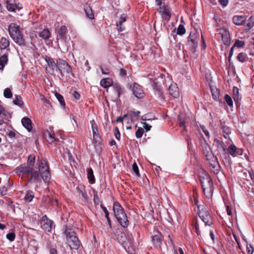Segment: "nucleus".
I'll return each instance as SVG.
<instances>
[{"instance_id":"obj_64","label":"nucleus","mask_w":254,"mask_h":254,"mask_svg":"<svg viewBox=\"0 0 254 254\" xmlns=\"http://www.w3.org/2000/svg\"><path fill=\"white\" fill-rule=\"evenodd\" d=\"M247 251L249 254H252L254 251V248L251 245L247 246Z\"/></svg>"},{"instance_id":"obj_47","label":"nucleus","mask_w":254,"mask_h":254,"mask_svg":"<svg viewBox=\"0 0 254 254\" xmlns=\"http://www.w3.org/2000/svg\"><path fill=\"white\" fill-rule=\"evenodd\" d=\"M161 15L163 19L167 21L169 20L171 17V12L169 9H168L167 10H166V11L162 13Z\"/></svg>"},{"instance_id":"obj_59","label":"nucleus","mask_w":254,"mask_h":254,"mask_svg":"<svg viewBox=\"0 0 254 254\" xmlns=\"http://www.w3.org/2000/svg\"><path fill=\"white\" fill-rule=\"evenodd\" d=\"M159 7L158 10H159V12L161 13V14L169 9L168 7H166L164 5L162 6L161 5H159Z\"/></svg>"},{"instance_id":"obj_28","label":"nucleus","mask_w":254,"mask_h":254,"mask_svg":"<svg viewBox=\"0 0 254 254\" xmlns=\"http://www.w3.org/2000/svg\"><path fill=\"white\" fill-rule=\"evenodd\" d=\"M39 35L40 37L44 40L48 39L51 36L50 31L47 29L43 30L39 33Z\"/></svg>"},{"instance_id":"obj_29","label":"nucleus","mask_w":254,"mask_h":254,"mask_svg":"<svg viewBox=\"0 0 254 254\" xmlns=\"http://www.w3.org/2000/svg\"><path fill=\"white\" fill-rule=\"evenodd\" d=\"M237 149L234 145H231L228 147V151L233 157L237 156L238 154Z\"/></svg>"},{"instance_id":"obj_58","label":"nucleus","mask_w":254,"mask_h":254,"mask_svg":"<svg viewBox=\"0 0 254 254\" xmlns=\"http://www.w3.org/2000/svg\"><path fill=\"white\" fill-rule=\"evenodd\" d=\"M194 227L195 228V231L197 235L198 236H199L200 235V231H199V225L196 221L194 223Z\"/></svg>"},{"instance_id":"obj_11","label":"nucleus","mask_w":254,"mask_h":254,"mask_svg":"<svg viewBox=\"0 0 254 254\" xmlns=\"http://www.w3.org/2000/svg\"><path fill=\"white\" fill-rule=\"evenodd\" d=\"M218 32L217 35L220 36L223 43L225 45H229L230 43V36L228 30L226 29H220Z\"/></svg>"},{"instance_id":"obj_50","label":"nucleus","mask_w":254,"mask_h":254,"mask_svg":"<svg viewBox=\"0 0 254 254\" xmlns=\"http://www.w3.org/2000/svg\"><path fill=\"white\" fill-rule=\"evenodd\" d=\"M244 45H245L244 41H241L239 40H236L235 41L234 45L233 46H234V47H237L238 48H242V47H243Z\"/></svg>"},{"instance_id":"obj_24","label":"nucleus","mask_w":254,"mask_h":254,"mask_svg":"<svg viewBox=\"0 0 254 254\" xmlns=\"http://www.w3.org/2000/svg\"><path fill=\"white\" fill-rule=\"evenodd\" d=\"M254 26V18L251 16L247 21V23L245 25L244 30L246 32L249 31Z\"/></svg>"},{"instance_id":"obj_10","label":"nucleus","mask_w":254,"mask_h":254,"mask_svg":"<svg viewBox=\"0 0 254 254\" xmlns=\"http://www.w3.org/2000/svg\"><path fill=\"white\" fill-rule=\"evenodd\" d=\"M201 147L203 154H204L206 160H207L215 156L211 150V148L205 140L201 142Z\"/></svg>"},{"instance_id":"obj_63","label":"nucleus","mask_w":254,"mask_h":254,"mask_svg":"<svg viewBox=\"0 0 254 254\" xmlns=\"http://www.w3.org/2000/svg\"><path fill=\"white\" fill-rule=\"evenodd\" d=\"M119 75L121 76H125L127 75V71L124 68H121L119 71Z\"/></svg>"},{"instance_id":"obj_18","label":"nucleus","mask_w":254,"mask_h":254,"mask_svg":"<svg viewBox=\"0 0 254 254\" xmlns=\"http://www.w3.org/2000/svg\"><path fill=\"white\" fill-rule=\"evenodd\" d=\"M162 236L161 233L157 231V234H155L152 237V241L154 246L156 247L160 248V246L162 243Z\"/></svg>"},{"instance_id":"obj_4","label":"nucleus","mask_w":254,"mask_h":254,"mask_svg":"<svg viewBox=\"0 0 254 254\" xmlns=\"http://www.w3.org/2000/svg\"><path fill=\"white\" fill-rule=\"evenodd\" d=\"M113 211L115 216L118 223L124 228H127L129 225L127 214L121 204L117 201L114 203Z\"/></svg>"},{"instance_id":"obj_19","label":"nucleus","mask_w":254,"mask_h":254,"mask_svg":"<svg viewBox=\"0 0 254 254\" xmlns=\"http://www.w3.org/2000/svg\"><path fill=\"white\" fill-rule=\"evenodd\" d=\"M73 239V240H71V239L67 240V243L70 249L77 250L80 246V242L78 237H74Z\"/></svg>"},{"instance_id":"obj_30","label":"nucleus","mask_w":254,"mask_h":254,"mask_svg":"<svg viewBox=\"0 0 254 254\" xmlns=\"http://www.w3.org/2000/svg\"><path fill=\"white\" fill-rule=\"evenodd\" d=\"M140 113V112L139 111L130 112L128 113V116L130 117L132 121H136L138 120Z\"/></svg>"},{"instance_id":"obj_55","label":"nucleus","mask_w":254,"mask_h":254,"mask_svg":"<svg viewBox=\"0 0 254 254\" xmlns=\"http://www.w3.org/2000/svg\"><path fill=\"white\" fill-rule=\"evenodd\" d=\"M7 193V188L5 186H3L0 188V194L1 195H6Z\"/></svg>"},{"instance_id":"obj_56","label":"nucleus","mask_w":254,"mask_h":254,"mask_svg":"<svg viewBox=\"0 0 254 254\" xmlns=\"http://www.w3.org/2000/svg\"><path fill=\"white\" fill-rule=\"evenodd\" d=\"M141 124L143 125V127L146 130V131H148L150 130L151 126L149 125L146 122H141Z\"/></svg>"},{"instance_id":"obj_35","label":"nucleus","mask_w":254,"mask_h":254,"mask_svg":"<svg viewBox=\"0 0 254 254\" xmlns=\"http://www.w3.org/2000/svg\"><path fill=\"white\" fill-rule=\"evenodd\" d=\"M233 99L235 102H238L240 99L239 95V89L237 87H234L233 89Z\"/></svg>"},{"instance_id":"obj_33","label":"nucleus","mask_w":254,"mask_h":254,"mask_svg":"<svg viewBox=\"0 0 254 254\" xmlns=\"http://www.w3.org/2000/svg\"><path fill=\"white\" fill-rule=\"evenodd\" d=\"M222 132L223 133V136L227 139L229 137V134L231 133V129L226 126H223L222 127Z\"/></svg>"},{"instance_id":"obj_9","label":"nucleus","mask_w":254,"mask_h":254,"mask_svg":"<svg viewBox=\"0 0 254 254\" xmlns=\"http://www.w3.org/2000/svg\"><path fill=\"white\" fill-rule=\"evenodd\" d=\"M209 165L210 170L215 174H218L220 170V166L216 156H214L207 160Z\"/></svg>"},{"instance_id":"obj_46","label":"nucleus","mask_w":254,"mask_h":254,"mask_svg":"<svg viewBox=\"0 0 254 254\" xmlns=\"http://www.w3.org/2000/svg\"><path fill=\"white\" fill-rule=\"evenodd\" d=\"M85 11L86 12V14L87 16V17L90 19H93L94 18V14L92 12V9L90 7H87L85 9Z\"/></svg>"},{"instance_id":"obj_61","label":"nucleus","mask_w":254,"mask_h":254,"mask_svg":"<svg viewBox=\"0 0 254 254\" xmlns=\"http://www.w3.org/2000/svg\"><path fill=\"white\" fill-rule=\"evenodd\" d=\"M94 201L96 204H98L99 203V199L96 191H94Z\"/></svg>"},{"instance_id":"obj_62","label":"nucleus","mask_w":254,"mask_h":254,"mask_svg":"<svg viewBox=\"0 0 254 254\" xmlns=\"http://www.w3.org/2000/svg\"><path fill=\"white\" fill-rule=\"evenodd\" d=\"M127 17V15L124 13L121 15L119 21L122 22V23H124L126 21Z\"/></svg>"},{"instance_id":"obj_6","label":"nucleus","mask_w":254,"mask_h":254,"mask_svg":"<svg viewBox=\"0 0 254 254\" xmlns=\"http://www.w3.org/2000/svg\"><path fill=\"white\" fill-rule=\"evenodd\" d=\"M57 69L60 71L62 76L64 75L68 77L73 76L71 67L66 61L59 59L57 60Z\"/></svg>"},{"instance_id":"obj_2","label":"nucleus","mask_w":254,"mask_h":254,"mask_svg":"<svg viewBox=\"0 0 254 254\" xmlns=\"http://www.w3.org/2000/svg\"><path fill=\"white\" fill-rule=\"evenodd\" d=\"M198 176L204 194L207 197L211 196L213 191V184L209 175L203 169L200 168L198 171Z\"/></svg>"},{"instance_id":"obj_13","label":"nucleus","mask_w":254,"mask_h":254,"mask_svg":"<svg viewBox=\"0 0 254 254\" xmlns=\"http://www.w3.org/2000/svg\"><path fill=\"white\" fill-rule=\"evenodd\" d=\"M131 88L132 93L135 97L139 99L142 98L144 97V92L141 86L134 83Z\"/></svg>"},{"instance_id":"obj_48","label":"nucleus","mask_w":254,"mask_h":254,"mask_svg":"<svg viewBox=\"0 0 254 254\" xmlns=\"http://www.w3.org/2000/svg\"><path fill=\"white\" fill-rule=\"evenodd\" d=\"M186 32V29L184 25L180 24L177 28V33L178 35H183Z\"/></svg>"},{"instance_id":"obj_20","label":"nucleus","mask_w":254,"mask_h":254,"mask_svg":"<svg viewBox=\"0 0 254 254\" xmlns=\"http://www.w3.org/2000/svg\"><path fill=\"white\" fill-rule=\"evenodd\" d=\"M64 234L66 236V240H73L74 237H77L75 232L71 228H68L67 226H65V228L64 231Z\"/></svg>"},{"instance_id":"obj_37","label":"nucleus","mask_w":254,"mask_h":254,"mask_svg":"<svg viewBox=\"0 0 254 254\" xmlns=\"http://www.w3.org/2000/svg\"><path fill=\"white\" fill-rule=\"evenodd\" d=\"M7 112L5 110L4 108L1 105H0V125L3 124V119L2 116H6Z\"/></svg>"},{"instance_id":"obj_27","label":"nucleus","mask_w":254,"mask_h":254,"mask_svg":"<svg viewBox=\"0 0 254 254\" xmlns=\"http://www.w3.org/2000/svg\"><path fill=\"white\" fill-rule=\"evenodd\" d=\"M101 85L104 88H107L112 84V81L109 78L102 79L100 81Z\"/></svg>"},{"instance_id":"obj_23","label":"nucleus","mask_w":254,"mask_h":254,"mask_svg":"<svg viewBox=\"0 0 254 254\" xmlns=\"http://www.w3.org/2000/svg\"><path fill=\"white\" fill-rule=\"evenodd\" d=\"M21 123L22 125L28 130L30 131L32 129V122L31 120L27 117H24L22 119Z\"/></svg>"},{"instance_id":"obj_60","label":"nucleus","mask_w":254,"mask_h":254,"mask_svg":"<svg viewBox=\"0 0 254 254\" xmlns=\"http://www.w3.org/2000/svg\"><path fill=\"white\" fill-rule=\"evenodd\" d=\"M114 133H115V137L117 139H120L121 135H120L119 130L117 127H116L115 128Z\"/></svg>"},{"instance_id":"obj_54","label":"nucleus","mask_w":254,"mask_h":254,"mask_svg":"<svg viewBox=\"0 0 254 254\" xmlns=\"http://www.w3.org/2000/svg\"><path fill=\"white\" fill-rule=\"evenodd\" d=\"M100 68L103 74H108L110 73V69L107 67H103L101 66Z\"/></svg>"},{"instance_id":"obj_7","label":"nucleus","mask_w":254,"mask_h":254,"mask_svg":"<svg viewBox=\"0 0 254 254\" xmlns=\"http://www.w3.org/2000/svg\"><path fill=\"white\" fill-rule=\"evenodd\" d=\"M198 215L205 226H211L213 224L212 218L209 212L203 206H198Z\"/></svg>"},{"instance_id":"obj_43","label":"nucleus","mask_w":254,"mask_h":254,"mask_svg":"<svg viewBox=\"0 0 254 254\" xmlns=\"http://www.w3.org/2000/svg\"><path fill=\"white\" fill-rule=\"evenodd\" d=\"M237 59L240 62H244L246 61L248 59V57L246 53H241L237 56Z\"/></svg>"},{"instance_id":"obj_49","label":"nucleus","mask_w":254,"mask_h":254,"mask_svg":"<svg viewBox=\"0 0 254 254\" xmlns=\"http://www.w3.org/2000/svg\"><path fill=\"white\" fill-rule=\"evenodd\" d=\"M144 132V130L141 127H138L137 130L135 132V136L136 138H141L142 136L143 133Z\"/></svg>"},{"instance_id":"obj_39","label":"nucleus","mask_w":254,"mask_h":254,"mask_svg":"<svg viewBox=\"0 0 254 254\" xmlns=\"http://www.w3.org/2000/svg\"><path fill=\"white\" fill-rule=\"evenodd\" d=\"M35 157L33 155H30L28 157L27 165L33 167L35 163Z\"/></svg>"},{"instance_id":"obj_26","label":"nucleus","mask_w":254,"mask_h":254,"mask_svg":"<svg viewBox=\"0 0 254 254\" xmlns=\"http://www.w3.org/2000/svg\"><path fill=\"white\" fill-rule=\"evenodd\" d=\"M9 46V42L8 39L2 37L0 40V48L1 49H5Z\"/></svg>"},{"instance_id":"obj_25","label":"nucleus","mask_w":254,"mask_h":254,"mask_svg":"<svg viewBox=\"0 0 254 254\" xmlns=\"http://www.w3.org/2000/svg\"><path fill=\"white\" fill-rule=\"evenodd\" d=\"M67 32V28L65 26H61L59 30H58V38L57 39L59 38L60 39H64L65 34Z\"/></svg>"},{"instance_id":"obj_38","label":"nucleus","mask_w":254,"mask_h":254,"mask_svg":"<svg viewBox=\"0 0 254 254\" xmlns=\"http://www.w3.org/2000/svg\"><path fill=\"white\" fill-rule=\"evenodd\" d=\"M215 142H216L217 148L219 149H221L223 151H225L226 147L223 142L218 139L215 140Z\"/></svg>"},{"instance_id":"obj_40","label":"nucleus","mask_w":254,"mask_h":254,"mask_svg":"<svg viewBox=\"0 0 254 254\" xmlns=\"http://www.w3.org/2000/svg\"><path fill=\"white\" fill-rule=\"evenodd\" d=\"M14 104L18 106H21L23 102L21 100V97L19 95H15V98L13 100Z\"/></svg>"},{"instance_id":"obj_5","label":"nucleus","mask_w":254,"mask_h":254,"mask_svg":"<svg viewBox=\"0 0 254 254\" xmlns=\"http://www.w3.org/2000/svg\"><path fill=\"white\" fill-rule=\"evenodd\" d=\"M8 32L12 40L20 46H25L23 35L20 30V26L16 23H11L8 26Z\"/></svg>"},{"instance_id":"obj_16","label":"nucleus","mask_w":254,"mask_h":254,"mask_svg":"<svg viewBox=\"0 0 254 254\" xmlns=\"http://www.w3.org/2000/svg\"><path fill=\"white\" fill-rule=\"evenodd\" d=\"M77 189L78 192V195L80 197L81 200L84 202H87L88 196L84 187L83 186H78Z\"/></svg>"},{"instance_id":"obj_31","label":"nucleus","mask_w":254,"mask_h":254,"mask_svg":"<svg viewBox=\"0 0 254 254\" xmlns=\"http://www.w3.org/2000/svg\"><path fill=\"white\" fill-rule=\"evenodd\" d=\"M8 62L7 54H4L0 57V65L1 66V69H3L5 64Z\"/></svg>"},{"instance_id":"obj_51","label":"nucleus","mask_w":254,"mask_h":254,"mask_svg":"<svg viewBox=\"0 0 254 254\" xmlns=\"http://www.w3.org/2000/svg\"><path fill=\"white\" fill-rule=\"evenodd\" d=\"M132 170L134 171V173L135 174L136 176L137 177H140V174L139 172L138 166L135 162L132 164Z\"/></svg>"},{"instance_id":"obj_44","label":"nucleus","mask_w":254,"mask_h":254,"mask_svg":"<svg viewBox=\"0 0 254 254\" xmlns=\"http://www.w3.org/2000/svg\"><path fill=\"white\" fill-rule=\"evenodd\" d=\"M3 96L6 98H10L12 96V93L9 88H6L4 90Z\"/></svg>"},{"instance_id":"obj_12","label":"nucleus","mask_w":254,"mask_h":254,"mask_svg":"<svg viewBox=\"0 0 254 254\" xmlns=\"http://www.w3.org/2000/svg\"><path fill=\"white\" fill-rule=\"evenodd\" d=\"M41 225L43 229L51 232L53 228V221L48 219L46 215H44L42 217Z\"/></svg>"},{"instance_id":"obj_34","label":"nucleus","mask_w":254,"mask_h":254,"mask_svg":"<svg viewBox=\"0 0 254 254\" xmlns=\"http://www.w3.org/2000/svg\"><path fill=\"white\" fill-rule=\"evenodd\" d=\"M178 121L179 126L181 127H183V130H185L186 129V122L184 118H182L181 115L178 116Z\"/></svg>"},{"instance_id":"obj_22","label":"nucleus","mask_w":254,"mask_h":254,"mask_svg":"<svg viewBox=\"0 0 254 254\" xmlns=\"http://www.w3.org/2000/svg\"><path fill=\"white\" fill-rule=\"evenodd\" d=\"M117 232H118L117 231L116 233ZM110 236H111V237L114 239H116L118 241V242L121 244H124V243H125L126 237L125 234L124 233H121V236H120L119 234L117 235L116 232L113 231V233H112Z\"/></svg>"},{"instance_id":"obj_8","label":"nucleus","mask_w":254,"mask_h":254,"mask_svg":"<svg viewBox=\"0 0 254 254\" xmlns=\"http://www.w3.org/2000/svg\"><path fill=\"white\" fill-rule=\"evenodd\" d=\"M199 40V33L196 31L191 32L188 40V45L190 46L191 50L195 51V48L197 47L198 42Z\"/></svg>"},{"instance_id":"obj_42","label":"nucleus","mask_w":254,"mask_h":254,"mask_svg":"<svg viewBox=\"0 0 254 254\" xmlns=\"http://www.w3.org/2000/svg\"><path fill=\"white\" fill-rule=\"evenodd\" d=\"M16 8L20 9L21 8V7H18L16 4L8 3L7 2V10L8 11H15V9Z\"/></svg>"},{"instance_id":"obj_1","label":"nucleus","mask_w":254,"mask_h":254,"mask_svg":"<svg viewBox=\"0 0 254 254\" xmlns=\"http://www.w3.org/2000/svg\"><path fill=\"white\" fill-rule=\"evenodd\" d=\"M17 173L30 174L31 181L39 183L41 179L45 182H49L51 179L49 166L46 160L42 159L38 161V171H34L33 168L26 164H22L16 169Z\"/></svg>"},{"instance_id":"obj_52","label":"nucleus","mask_w":254,"mask_h":254,"mask_svg":"<svg viewBox=\"0 0 254 254\" xmlns=\"http://www.w3.org/2000/svg\"><path fill=\"white\" fill-rule=\"evenodd\" d=\"M6 237L9 241L12 242L15 238V233L13 232L9 233L6 235Z\"/></svg>"},{"instance_id":"obj_21","label":"nucleus","mask_w":254,"mask_h":254,"mask_svg":"<svg viewBox=\"0 0 254 254\" xmlns=\"http://www.w3.org/2000/svg\"><path fill=\"white\" fill-rule=\"evenodd\" d=\"M233 22L236 25H242L246 20L245 16L243 15H235L233 17Z\"/></svg>"},{"instance_id":"obj_36","label":"nucleus","mask_w":254,"mask_h":254,"mask_svg":"<svg viewBox=\"0 0 254 254\" xmlns=\"http://www.w3.org/2000/svg\"><path fill=\"white\" fill-rule=\"evenodd\" d=\"M34 196V192L31 190H29L26 193L24 199L26 201L30 202Z\"/></svg>"},{"instance_id":"obj_15","label":"nucleus","mask_w":254,"mask_h":254,"mask_svg":"<svg viewBox=\"0 0 254 254\" xmlns=\"http://www.w3.org/2000/svg\"><path fill=\"white\" fill-rule=\"evenodd\" d=\"M46 139L50 144H57V143L59 141V138L56 137L54 132H50L47 131L45 133Z\"/></svg>"},{"instance_id":"obj_41","label":"nucleus","mask_w":254,"mask_h":254,"mask_svg":"<svg viewBox=\"0 0 254 254\" xmlns=\"http://www.w3.org/2000/svg\"><path fill=\"white\" fill-rule=\"evenodd\" d=\"M55 96L57 98V99L58 100L61 105L62 106L64 107L65 106V104L63 96L61 94H60L57 92H56L55 93Z\"/></svg>"},{"instance_id":"obj_45","label":"nucleus","mask_w":254,"mask_h":254,"mask_svg":"<svg viewBox=\"0 0 254 254\" xmlns=\"http://www.w3.org/2000/svg\"><path fill=\"white\" fill-rule=\"evenodd\" d=\"M224 101L229 106H231V107L233 106V102L232 99L231 97L229 95H225Z\"/></svg>"},{"instance_id":"obj_3","label":"nucleus","mask_w":254,"mask_h":254,"mask_svg":"<svg viewBox=\"0 0 254 254\" xmlns=\"http://www.w3.org/2000/svg\"><path fill=\"white\" fill-rule=\"evenodd\" d=\"M113 211L115 216L118 223L124 228H127L129 225L127 214L121 204L117 201L114 203Z\"/></svg>"},{"instance_id":"obj_32","label":"nucleus","mask_w":254,"mask_h":254,"mask_svg":"<svg viewBox=\"0 0 254 254\" xmlns=\"http://www.w3.org/2000/svg\"><path fill=\"white\" fill-rule=\"evenodd\" d=\"M87 177L89 182L93 184L95 182V177L93 175V171L91 168H89L87 170Z\"/></svg>"},{"instance_id":"obj_53","label":"nucleus","mask_w":254,"mask_h":254,"mask_svg":"<svg viewBox=\"0 0 254 254\" xmlns=\"http://www.w3.org/2000/svg\"><path fill=\"white\" fill-rule=\"evenodd\" d=\"M92 132L93 133V139H95V137H96L95 133H96L98 132V129H97V126L95 123H92Z\"/></svg>"},{"instance_id":"obj_14","label":"nucleus","mask_w":254,"mask_h":254,"mask_svg":"<svg viewBox=\"0 0 254 254\" xmlns=\"http://www.w3.org/2000/svg\"><path fill=\"white\" fill-rule=\"evenodd\" d=\"M45 61L48 64V66L46 67L47 71L51 74H53L54 72L55 68H57V63H56L53 59L46 56L45 57Z\"/></svg>"},{"instance_id":"obj_57","label":"nucleus","mask_w":254,"mask_h":254,"mask_svg":"<svg viewBox=\"0 0 254 254\" xmlns=\"http://www.w3.org/2000/svg\"><path fill=\"white\" fill-rule=\"evenodd\" d=\"M115 88L116 92L118 93V96L119 97L122 92L121 86L120 85L117 84L115 85Z\"/></svg>"},{"instance_id":"obj_17","label":"nucleus","mask_w":254,"mask_h":254,"mask_svg":"<svg viewBox=\"0 0 254 254\" xmlns=\"http://www.w3.org/2000/svg\"><path fill=\"white\" fill-rule=\"evenodd\" d=\"M169 94L174 98H178L180 95L179 88L176 83L171 84L169 87Z\"/></svg>"}]
</instances>
